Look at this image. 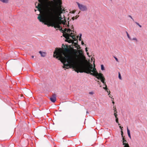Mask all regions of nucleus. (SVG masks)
I'll return each instance as SVG.
<instances>
[{"instance_id": "f257e3e1", "label": "nucleus", "mask_w": 147, "mask_h": 147, "mask_svg": "<svg viewBox=\"0 0 147 147\" xmlns=\"http://www.w3.org/2000/svg\"><path fill=\"white\" fill-rule=\"evenodd\" d=\"M78 52L79 55L76 51L70 54L67 48H65L64 51L56 48L54 52L53 57L58 58L63 63V68L68 69L71 67L75 69L76 71L78 73L84 72L90 73L94 68L92 64L86 62L85 57L82 51L78 50Z\"/></svg>"}, {"instance_id": "f03ea898", "label": "nucleus", "mask_w": 147, "mask_h": 147, "mask_svg": "<svg viewBox=\"0 0 147 147\" xmlns=\"http://www.w3.org/2000/svg\"><path fill=\"white\" fill-rule=\"evenodd\" d=\"M94 67L92 69V71L90 73V74L96 77L98 79H100L101 82L104 84L105 87H103V89L106 90H107L108 88H107V86L105 82V78L101 73H98L97 72L96 69L95 67V65L94 66Z\"/></svg>"}, {"instance_id": "7ed1b4c3", "label": "nucleus", "mask_w": 147, "mask_h": 147, "mask_svg": "<svg viewBox=\"0 0 147 147\" xmlns=\"http://www.w3.org/2000/svg\"><path fill=\"white\" fill-rule=\"evenodd\" d=\"M66 31L67 32L70 33L69 34H63V36L65 37L66 39V41L69 42V43H71L73 42V40L71 39H69V37L75 40L76 39V38L74 35H72L73 33L72 32V31H71L70 29L66 30Z\"/></svg>"}, {"instance_id": "20e7f679", "label": "nucleus", "mask_w": 147, "mask_h": 147, "mask_svg": "<svg viewBox=\"0 0 147 147\" xmlns=\"http://www.w3.org/2000/svg\"><path fill=\"white\" fill-rule=\"evenodd\" d=\"M79 9L81 11H85L87 10V8L86 5L82 4L78 2H76Z\"/></svg>"}, {"instance_id": "39448f33", "label": "nucleus", "mask_w": 147, "mask_h": 147, "mask_svg": "<svg viewBox=\"0 0 147 147\" xmlns=\"http://www.w3.org/2000/svg\"><path fill=\"white\" fill-rule=\"evenodd\" d=\"M23 92L24 94L28 96L31 97L32 95V92L29 89H24Z\"/></svg>"}, {"instance_id": "423d86ee", "label": "nucleus", "mask_w": 147, "mask_h": 147, "mask_svg": "<svg viewBox=\"0 0 147 147\" xmlns=\"http://www.w3.org/2000/svg\"><path fill=\"white\" fill-rule=\"evenodd\" d=\"M43 129H39L38 132L35 133L36 136L38 138H40V136L42 134V133L43 131Z\"/></svg>"}, {"instance_id": "0eeeda50", "label": "nucleus", "mask_w": 147, "mask_h": 147, "mask_svg": "<svg viewBox=\"0 0 147 147\" xmlns=\"http://www.w3.org/2000/svg\"><path fill=\"white\" fill-rule=\"evenodd\" d=\"M51 101L53 102H55L56 100V96L55 94H54L53 95L52 97L50 98Z\"/></svg>"}, {"instance_id": "6e6552de", "label": "nucleus", "mask_w": 147, "mask_h": 147, "mask_svg": "<svg viewBox=\"0 0 147 147\" xmlns=\"http://www.w3.org/2000/svg\"><path fill=\"white\" fill-rule=\"evenodd\" d=\"M39 53L40 54L41 56L42 57H45L46 56V53L45 52H42L41 51H40Z\"/></svg>"}, {"instance_id": "1a4fd4ad", "label": "nucleus", "mask_w": 147, "mask_h": 147, "mask_svg": "<svg viewBox=\"0 0 147 147\" xmlns=\"http://www.w3.org/2000/svg\"><path fill=\"white\" fill-rule=\"evenodd\" d=\"M127 132L128 136L131 139V135H130V131L129 130V129H128V127H127Z\"/></svg>"}, {"instance_id": "9d476101", "label": "nucleus", "mask_w": 147, "mask_h": 147, "mask_svg": "<svg viewBox=\"0 0 147 147\" xmlns=\"http://www.w3.org/2000/svg\"><path fill=\"white\" fill-rule=\"evenodd\" d=\"M131 40H135L136 42H137L138 40L137 39L136 37H134L132 39L131 38L130 39Z\"/></svg>"}, {"instance_id": "9b49d317", "label": "nucleus", "mask_w": 147, "mask_h": 147, "mask_svg": "<svg viewBox=\"0 0 147 147\" xmlns=\"http://www.w3.org/2000/svg\"><path fill=\"white\" fill-rule=\"evenodd\" d=\"M101 68L102 70H105V68L103 65H101Z\"/></svg>"}, {"instance_id": "f8f14e48", "label": "nucleus", "mask_w": 147, "mask_h": 147, "mask_svg": "<svg viewBox=\"0 0 147 147\" xmlns=\"http://www.w3.org/2000/svg\"><path fill=\"white\" fill-rule=\"evenodd\" d=\"M0 1L4 3H6L8 2V0H0Z\"/></svg>"}, {"instance_id": "ddd939ff", "label": "nucleus", "mask_w": 147, "mask_h": 147, "mask_svg": "<svg viewBox=\"0 0 147 147\" xmlns=\"http://www.w3.org/2000/svg\"><path fill=\"white\" fill-rule=\"evenodd\" d=\"M79 16H76L75 17H72V19L74 20V19H75H75H77L78 17Z\"/></svg>"}, {"instance_id": "4468645a", "label": "nucleus", "mask_w": 147, "mask_h": 147, "mask_svg": "<svg viewBox=\"0 0 147 147\" xmlns=\"http://www.w3.org/2000/svg\"><path fill=\"white\" fill-rule=\"evenodd\" d=\"M126 34H127V36L128 37V38H129V39L130 40V39H131V38L130 37L129 34H128V32H126Z\"/></svg>"}, {"instance_id": "2eb2a0df", "label": "nucleus", "mask_w": 147, "mask_h": 147, "mask_svg": "<svg viewBox=\"0 0 147 147\" xmlns=\"http://www.w3.org/2000/svg\"><path fill=\"white\" fill-rule=\"evenodd\" d=\"M82 34H80V36H79V40L80 41H81V37H82Z\"/></svg>"}, {"instance_id": "dca6fc26", "label": "nucleus", "mask_w": 147, "mask_h": 147, "mask_svg": "<svg viewBox=\"0 0 147 147\" xmlns=\"http://www.w3.org/2000/svg\"><path fill=\"white\" fill-rule=\"evenodd\" d=\"M118 77H119V78L120 80H121L122 79L121 77V74H120V73L119 72V73Z\"/></svg>"}, {"instance_id": "f3484780", "label": "nucleus", "mask_w": 147, "mask_h": 147, "mask_svg": "<svg viewBox=\"0 0 147 147\" xmlns=\"http://www.w3.org/2000/svg\"><path fill=\"white\" fill-rule=\"evenodd\" d=\"M114 58L115 59V60L117 61V62H119L118 59L115 57L114 56Z\"/></svg>"}, {"instance_id": "a211bd4d", "label": "nucleus", "mask_w": 147, "mask_h": 147, "mask_svg": "<svg viewBox=\"0 0 147 147\" xmlns=\"http://www.w3.org/2000/svg\"><path fill=\"white\" fill-rule=\"evenodd\" d=\"M106 91L108 93V95H109L110 94V92L109 90H106Z\"/></svg>"}, {"instance_id": "6ab92c4d", "label": "nucleus", "mask_w": 147, "mask_h": 147, "mask_svg": "<svg viewBox=\"0 0 147 147\" xmlns=\"http://www.w3.org/2000/svg\"><path fill=\"white\" fill-rule=\"evenodd\" d=\"M114 116H115V118H117V115L116 113H114Z\"/></svg>"}, {"instance_id": "aec40b11", "label": "nucleus", "mask_w": 147, "mask_h": 147, "mask_svg": "<svg viewBox=\"0 0 147 147\" xmlns=\"http://www.w3.org/2000/svg\"><path fill=\"white\" fill-rule=\"evenodd\" d=\"M116 122L117 123H119V122H118V118H116Z\"/></svg>"}, {"instance_id": "412c9836", "label": "nucleus", "mask_w": 147, "mask_h": 147, "mask_svg": "<svg viewBox=\"0 0 147 147\" xmlns=\"http://www.w3.org/2000/svg\"><path fill=\"white\" fill-rule=\"evenodd\" d=\"M113 109L114 111V113H115V112H116V108L115 107H114Z\"/></svg>"}, {"instance_id": "4be33fe9", "label": "nucleus", "mask_w": 147, "mask_h": 147, "mask_svg": "<svg viewBox=\"0 0 147 147\" xmlns=\"http://www.w3.org/2000/svg\"><path fill=\"white\" fill-rule=\"evenodd\" d=\"M135 23L136 24H137L138 26H139L140 25L139 23H138L137 22H135Z\"/></svg>"}, {"instance_id": "5701e85b", "label": "nucleus", "mask_w": 147, "mask_h": 147, "mask_svg": "<svg viewBox=\"0 0 147 147\" xmlns=\"http://www.w3.org/2000/svg\"><path fill=\"white\" fill-rule=\"evenodd\" d=\"M135 23L136 24H137L138 26H139L140 25L139 23H138L137 22H135Z\"/></svg>"}, {"instance_id": "b1692460", "label": "nucleus", "mask_w": 147, "mask_h": 147, "mask_svg": "<svg viewBox=\"0 0 147 147\" xmlns=\"http://www.w3.org/2000/svg\"><path fill=\"white\" fill-rule=\"evenodd\" d=\"M123 132L122 131H121V135L122 137H123Z\"/></svg>"}, {"instance_id": "393cba45", "label": "nucleus", "mask_w": 147, "mask_h": 147, "mask_svg": "<svg viewBox=\"0 0 147 147\" xmlns=\"http://www.w3.org/2000/svg\"><path fill=\"white\" fill-rule=\"evenodd\" d=\"M89 94H93V92H90L89 93Z\"/></svg>"}, {"instance_id": "a878e982", "label": "nucleus", "mask_w": 147, "mask_h": 147, "mask_svg": "<svg viewBox=\"0 0 147 147\" xmlns=\"http://www.w3.org/2000/svg\"><path fill=\"white\" fill-rule=\"evenodd\" d=\"M85 51H86L87 52V51H88V50H87V47H86V48H85Z\"/></svg>"}, {"instance_id": "bb28decb", "label": "nucleus", "mask_w": 147, "mask_h": 147, "mask_svg": "<svg viewBox=\"0 0 147 147\" xmlns=\"http://www.w3.org/2000/svg\"><path fill=\"white\" fill-rule=\"evenodd\" d=\"M120 128L121 129V130L122 129V128H123V127H121V126H119Z\"/></svg>"}, {"instance_id": "cd10ccee", "label": "nucleus", "mask_w": 147, "mask_h": 147, "mask_svg": "<svg viewBox=\"0 0 147 147\" xmlns=\"http://www.w3.org/2000/svg\"><path fill=\"white\" fill-rule=\"evenodd\" d=\"M82 45H84V42L83 41H82Z\"/></svg>"}, {"instance_id": "c85d7f7f", "label": "nucleus", "mask_w": 147, "mask_h": 147, "mask_svg": "<svg viewBox=\"0 0 147 147\" xmlns=\"http://www.w3.org/2000/svg\"><path fill=\"white\" fill-rule=\"evenodd\" d=\"M129 17L132 19L133 20H134V19H133V18H132L131 16H129Z\"/></svg>"}, {"instance_id": "c756f323", "label": "nucleus", "mask_w": 147, "mask_h": 147, "mask_svg": "<svg viewBox=\"0 0 147 147\" xmlns=\"http://www.w3.org/2000/svg\"><path fill=\"white\" fill-rule=\"evenodd\" d=\"M112 103H113V104H114L115 103L114 102L113 100H112Z\"/></svg>"}, {"instance_id": "7c9ffc66", "label": "nucleus", "mask_w": 147, "mask_h": 147, "mask_svg": "<svg viewBox=\"0 0 147 147\" xmlns=\"http://www.w3.org/2000/svg\"><path fill=\"white\" fill-rule=\"evenodd\" d=\"M139 26L140 27V28H141L142 27V26L141 25H140Z\"/></svg>"}, {"instance_id": "2f4dec72", "label": "nucleus", "mask_w": 147, "mask_h": 147, "mask_svg": "<svg viewBox=\"0 0 147 147\" xmlns=\"http://www.w3.org/2000/svg\"><path fill=\"white\" fill-rule=\"evenodd\" d=\"M87 54L88 55V54H89V53H88V52H87Z\"/></svg>"}, {"instance_id": "473e14b6", "label": "nucleus", "mask_w": 147, "mask_h": 147, "mask_svg": "<svg viewBox=\"0 0 147 147\" xmlns=\"http://www.w3.org/2000/svg\"><path fill=\"white\" fill-rule=\"evenodd\" d=\"M31 57H32V58H34V56H31Z\"/></svg>"}, {"instance_id": "72a5a7b5", "label": "nucleus", "mask_w": 147, "mask_h": 147, "mask_svg": "<svg viewBox=\"0 0 147 147\" xmlns=\"http://www.w3.org/2000/svg\"><path fill=\"white\" fill-rule=\"evenodd\" d=\"M101 147H105L103 146L102 145Z\"/></svg>"}, {"instance_id": "f704fd0d", "label": "nucleus", "mask_w": 147, "mask_h": 147, "mask_svg": "<svg viewBox=\"0 0 147 147\" xmlns=\"http://www.w3.org/2000/svg\"><path fill=\"white\" fill-rule=\"evenodd\" d=\"M33 114H34V115H35V112H34V113H33Z\"/></svg>"}, {"instance_id": "c9c22d12", "label": "nucleus", "mask_w": 147, "mask_h": 147, "mask_svg": "<svg viewBox=\"0 0 147 147\" xmlns=\"http://www.w3.org/2000/svg\"><path fill=\"white\" fill-rule=\"evenodd\" d=\"M118 125H120V124H119V123H118Z\"/></svg>"}, {"instance_id": "e433bc0d", "label": "nucleus", "mask_w": 147, "mask_h": 147, "mask_svg": "<svg viewBox=\"0 0 147 147\" xmlns=\"http://www.w3.org/2000/svg\"><path fill=\"white\" fill-rule=\"evenodd\" d=\"M109 97H111V98H112L110 96H109Z\"/></svg>"}, {"instance_id": "4c0bfd02", "label": "nucleus", "mask_w": 147, "mask_h": 147, "mask_svg": "<svg viewBox=\"0 0 147 147\" xmlns=\"http://www.w3.org/2000/svg\"><path fill=\"white\" fill-rule=\"evenodd\" d=\"M63 18H64V16L63 15Z\"/></svg>"}]
</instances>
